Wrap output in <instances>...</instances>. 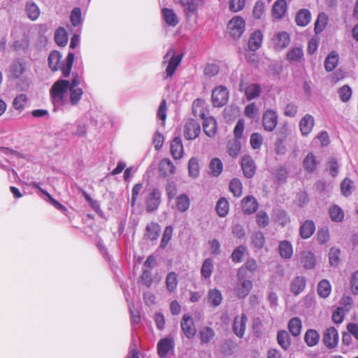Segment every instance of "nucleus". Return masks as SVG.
Instances as JSON below:
<instances>
[{
    "label": "nucleus",
    "mask_w": 358,
    "mask_h": 358,
    "mask_svg": "<svg viewBox=\"0 0 358 358\" xmlns=\"http://www.w3.org/2000/svg\"><path fill=\"white\" fill-rule=\"evenodd\" d=\"M201 343H208L215 336L214 331L208 327H203L199 331Z\"/></svg>",
    "instance_id": "obj_55"
},
{
    "label": "nucleus",
    "mask_w": 358,
    "mask_h": 358,
    "mask_svg": "<svg viewBox=\"0 0 358 358\" xmlns=\"http://www.w3.org/2000/svg\"><path fill=\"white\" fill-rule=\"evenodd\" d=\"M159 171L163 177H167L176 173V167L170 159L164 158L159 164Z\"/></svg>",
    "instance_id": "obj_17"
},
{
    "label": "nucleus",
    "mask_w": 358,
    "mask_h": 358,
    "mask_svg": "<svg viewBox=\"0 0 358 358\" xmlns=\"http://www.w3.org/2000/svg\"><path fill=\"white\" fill-rule=\"evenodd\" d=\"M182 332L187 338H192L196 334V328L193 319L188 314L183 315L180 322Z\"/></svg>",
    "instance_id": "obj_12"
},
{
    "label": "nucleus",
    "mask_w": 358,
    "mask_h": 358,
    "mask_svg": "<svg viewBox=\"0 0 358 358\" xmlns=\"http://www.w3.org/2000/svg\"><path fill=\"white\" fill-rule=\"evenodd\" d=\"M174 343L172 339L165 338L161 339L157 344V352L160 357H166L169 352L173 349Z\"/></svg>",
    "instance_id": "obj_25"
},
{
    "label": "nucleus",
    "mask_w": 358,
    "mask_h": 358,
    "mask_svg": "<svg viewBox=\"0 0 358 358\" xmlns=\"http://www.w3.org/2000/svg\"><path fill=\"white\" fill-rule=\"evenodd\" d=\"M26 12L29 19L36 20L40 15V10L38 6L33 1L26 3Z\"/></svg>",
    "instance_id": "obj_46"
},
{
    "label": "nucleus",
    "mask_w": 358,
    "mask_h": 358,
    "mask_svg": "<svg viewBox=\"0 0 358 358\" xmlns=\"http://www.w3.org/2000/svg\"><path fill=\"white\" fill-rule=\"evenodd\" d=\"M252 242L254 246L257 248L261 249L264 246L265 237L262 232H255L252 236Z\"/></svg>",
    "instance_id": "obj_60"
},
{
    "label": "nucleus",
    "mask_w": 358,
    "mask_h": 358,
    "mask_svg": "<svg viewBox=\"0 0 358 358\" xmlns=\"http://www.w3.org/2000/svg\"><path fill=\"white\" fill-rule=\"evenodd\" d=\"M315 230V226L313 221L308 220H306L301 226H300V236L302 238L306 239L310 238Z\"/></svg>",
    "instance_id": "obj_28"
},
{
    "label": "nucleus",
    "mask_w": 358,
    "mask_h": 358,
    "mask_svg": "<svg viewBox=\"0 0 358 358\" xmlns=\"http://www.w3.org/2000/svg\"><path fill=\"white\" fill-rule=\"evenodd\" d=\"M182 55L176 54L174 49H170L164 57L163 62L167 63L164 78H171L181 62Z\"/></svg>",
    "instance_id": "obj_4"
},
{
    "label": "nucleus",
    "mask_w": 358,
    "mask_h": 358,
    "mask_svg": "<svg viewBox=\"0 0 358 358\" xmlns=\"http://www.w3.org/2000/svg\"><path fill=\"white\" fill-rule=\"evenodd\" d=\"M200 167L196 157H191L188 162V174L190 177L196 178L199 176Z\"/></svg>",
    "instance_id": "obj_42"
},
{
    "label": "nucleus",
    "mask_w": 358,
    "mask_h": 358,
    "mask_svg": "<svg viewBox=\"0 0 358 358\" xmlns=\"http://www.w3.org/2000/svg\"><path fill=\"white\" fill-rule=\"evenodd\" d=\"M263 40V34L261 31H254L250 36L248 41V48L251 51L257 50L262 45Z\"/></svg>",
    "instance_id": "obj_26"
},
{
    "label": "nucleus",
    "mask_w": 358,
    "mask_h": 358,
    "mask_svg": "<svg viewBox=\"0 0 358 358\" xmlns=\"http://www.w3.org/2000/svg\"><path fill=\"white\" fill-rule=\"evenodd\" d=\"M300 262L306 269H312L316 264L315 257L312 252L304 250L300 254Z\"/></svg>",
    "instance_id": "obj_24"
},
{
    "label": "nucleus",
    "mask_w": 358,
    "mask_h": 358,
    "mask_svg": "<svg viewBox=\"0 0 358 358\" xmlns=\"http://www.w3.org/2000/svg\"><path fill=\"white\" fill-rule=\"evenodd\" d=\"M229 190L236 197H240L243 193L242 182L238 178H233L229 183Z\"/></svg>",
    "instance_id": "obj_51"
},
{
    "label": "nucleus",
    "mask_w": 358,
    "mask_h": 358,
    "mask_svg": "<svg viewBox=\"0 0 358 358\" xmlns=\"http://www.w3.org/2000/svg\"><path fill=\"white\" fill-rule=\"evenodd\" d=\"M352 94V89L348 85L342 86L338 90L339 97L344 103L348 102L351 99Z\"/></svg>",
    "instance_id": "obj_59"
},
{
    "label": "nucleus",
    "mask_w": 358,
    "mask_h": 358,
    "mask_svg": "<svg viewBox=\"0 0 358 358\" xmlns=\"http://www.w3.org/2000/svg\"><path fill=\"white\" fill-rule=\"evenodd\" d=\"M241 207L245 214L250 215L257 210L258 203L254 196H247L242 200Z\"/></svg>",
    "instance_id": "obj_21"
},
{
    "label": "nucleus",
    "mask_w": 358,
    "mask_h": 358,
    "mask_svg": "<svg viewBox=\"0 0 358 358\" xmlns=\"http://www.w3.org/2000/svg\"><path fill=\"white\" fill-rule=\"evenodd\" d=\"M315 125V119L310 114L305 115L300 120L299 126L303 136H308L313 130Z\"/></svg>",
    "instance_id": "obj_16"
},
{
    "label": "nucleus",
    "mask_w": 358,
    "mask_h": 358,
    "mask_svg": "<svg viewBox=\"0 0 358 358\" xmlns=\"http://www.w3.org/2000/svg\"><path fill=\"white\" fill-rule=\"evenodd\" d=\"M331 287L327 280H322L317 285V293L322 298H327L331 293Z\"/></svg>",
    "instance_id": "obj_50"
},
{
    "label": "nucleus",
    "mask_w": 358,
    "mask_h": 358,
    "mask_svg": "<svg viewBox=\"0 0 358 358\" xmlns=\"http://www.w3.org/2000/svg\"><path fill=\"white\" fill-rule=\"evenodd\" d=\"M179 3L183 8V12L187 18L198 13V4L194 0H178Z\"/></svg>",
    "instance_id": "obj_22"
},
{
    "label": "nucleus",
    "mask_w": 358,
    "mask_h": 358,
    "mask_svg": "<svg viewBox=\"0 0 358 358\" xmlns=\"http://www.w3.org/2000/svg\"><path fill=\"white\" fill-rule=\"evenodd\" d=\"M256 222L260 227H266L269 223L268 214L264 211H259L256 215Z\"/></svg>",
    "instance_id": "obj_61"
},
{
    "label": "nucleus",
    "mask_w": 358,
    "mask_h": 358,
    "mask_svg": "<svg viewBox=\"0 0 358 358\" xmlns=\"http://www.w3.org/2000/svg\"><path fill=\"white\" fill-rule=\"evenodd\" d=\"M320 338L319 333L313 329H308L304 335V341L309 347L316 345Z\"/></svg>",
    "instance_id": "obj_33"
},
{
    "label": "nucleus",
    "mask_w": 358,
    "mask_h": 358,
    "mask_svg": "<svg viewBox=\"0 0 358 358\" xmlns=\"http://www.w3.org/2000/svg\"><path fill=\"white\" fill-rule=\"evenodd\" d=\"M222 301L221 292L217 289H210L208 293V303L213 306H218Z\"/></svg>",
    "instance_id": "obj_37"
},
{
    "label": "nucleus",
    "mask_w": 358,
    "mask_h": 358,
    "mask_svg": "<svg viewBox=\"0 0 358 358\" xmlns=\"http://www.w3.org/2000/svg\"><path fill=\"white\" fill-rule=\"evenodd\" d=\"M239 91L243 92L248 101L254 99L260 95L262 92L261 86L257 83H251L245 86L243 80L239 84Z\"/></svg>",
    "instance_id": "obj_11"
},
{
    "label": "nucleus",
    "mask_w": 358,
    "mask_h": 358,
    "mask_svg": "<svg viewBox=\"0 0 358 358\" xmlns=\"http://www.w3.org/2000/svg\"><path fill=\"white\" fill-rule=\"evenodd\" d=\"M306 281L304 277L297 276L294 278L291 283V291L294 294H300L305 288Z\"/></svg>",
    "instance_id": "obj_36"
},
{
    "label": "nucleus",
    "mask_w": 358,
    "mask_h": 358,
    "mask_svg": "<svg viewBox=\"0 0 358 358\" xmlns=\"http://www.w3.org/2000/svg\"><path fill=\"white\" fill-rule=\"evenodd\" d=\"M338 63V54L335 52H331L324 61L325 69L330 72L336 69Z\"/></svg>",
    "instance_id": "obj_35"
},
{
    "label": "nucleus",
    "mask_w": 358,
    "mask_h": 358,
    "mask_svg": "<svg viewBox=\"0 0 358 358\" xmlns=\"http://www.w3.org/2000/svg\"><path fill=\"white\" fill-rule=\"evenodd\" d=\"M287 10L286 0H277L273 5L271 15L273 19L279 20L285 17Z\"/></svg>",
    "instance_id": "obj_15"
},
{
    "label": "nucleus",
    "mask_w": 358,
    "mask_h": 358,
    "mask_svg": "<svg viewBox=\"0 0 358 358\" xmlns=\"http://www.w3.org/2000/svg\"><path fill=\"white\" fill-rule=\"evenodd\" d=\"M209 169L210 171V174L213 176H218L221 174L223 170V164L221 160L217 157H215L211 159Z\"/></svg>",
    "instance_id": "obj_47"
},
{
    "label": "nucleus",
    "mask_w": 358,
    "mask_h": 358,
    "mask_svg": "<svg viewBox=\"0 0 358 358\" xmlns=\"http://www.w3.org/2000/svg\"><path fill=\"white\" fill-rule=\"evenodd\" d=\"M303 57V51L301 48H294L287 53V59L291 63L300 62Z\"/></svg>",
    "instance_id": "obj_41"
},
{
    "label": "nucleus",
    "mask_w": 358,
    "mask_h": 358,
    "mask_svg": "<svg viewBox=\"0 0 358 358\" xmlns=\"http://www.w3.org/2000/svg\"><path fill=\"white\" fill-rule=\"evenodd\" d=\"M161 202V192L157 189L154 188L149 194L146 199V210L148 212H152L157 209Z\"/></svg>",
    "instance_id": "obj_13"
},
{
    "label": "nucleus",
    "mask_w": 358,
    "mask_h": 358,
    "mask_svg": "<svg viewBox=\"0 0 358 358\" xmlns=\"http://www.w3.org/2000/svg\"><path fill=\"white\" fill-rule=\"evenodd\" d=\"M230 34L234 38H239L243 34L245 28V22L242 17H234L228 24Z\"/></svg>",
    "instance_id": "obj_7"
},
{
    "label": "nucleus",
    "mask_w": 358,
    "mask_h": 358,
    "mask_svg": "<svg viewBox=\"0 0 358 358\" xmlns=\"http://www.w3.org/2000/svg\"><path fill=\"white\" fill-rule=\"evenodd\" d=\"M278 249L280 256L284 259H289L293 255L292 245L287 241H281Z\"/></svg>",
    "instance_id": "obj_40"
},
{
    "label": "nucleus",
    "mask_w": 358,
    "mask_h": 358,
    "mask_svg": "<svg viewBox=\"0 0 358 358\" xmlns=\"http://www.w3.org/2000/svg\"><path fill=\"white\" fill-rule=\"evenodd\" d=\"M311 20V13L308 9L300 10L295 17L296 23L298 26L305 27L309 24Z\"/></svg>",
    "instance_id": "obj_30"
},
{
    "label": "nucleus",
    "mask_w": 358,
    "mask_h": 358,
    "mask_svg": "<svg viewBox=\"0 0 358 358\" xmlns=\"http://www.w3.org/2000/svg\"><path fill=\"white\" fill-rule=\"evenodd\" d=\"M245 5V0H230L229 8L234 13L242 10Z\"/></svg>",
    "instance_id": "obj_63"
},
{
    "label": "nucleus",
    "mask_w": 358,
    "mask_h": 358,
    "mask_svg": "<svg viewBox=\"0 0 358 358\" xmlns=\"http://www.w3.org/2000/svg\"><path fill=\"white\" fill-rule=\"evenodd\" d=\"M328 17L324 13H321L318 15L317 20L315 23V31L316 34H319L323 31L327 24Z\"/></svg>",
    "instance_id": "obj_56"
},
{
    "label": "nucleus",
    "mask_w": 358,
    "mask_h": 358,
    "mask_svg": "<svg viewBox=\"0 0 358 358\" xmlns=\"http://www.w3.org/2000/svg\"><path fill=\"white\" fill-rule=\"evenodd\" d=\"M176 204L178 210L186 212L190 206L189 197L186 194H181L176 198Z\"/></svg>",
    "instance_id": "obj_34"
},
{
    "label": "nucleus",
    "mask_w": 358,
    "mask_h": 358,
    "mask_svg": "<svg viewBox=\"0 0 358 358\" xmlns=\"http://www.w3.org/2000/svg\"><path fill=\"white\" fill-rule=\"evenodd\" d=\"M273 41L275 50H282L289 44V35L285 31L280 32L274 36Z\"/></svg>",
    "instance_id": "obj_23"
},
{
    "label": "nucleus",
    "mask_w": 358,
    "mask_h": 358,
    "mask_svg": "<svg viewBox=\"0 0 358 358\" xmlns=\"http://www.w3.org/2000/svg\"><path fill=\"white\" fill-rule=\"evenodd\" d=\"M178 286L177 274L175 272H170L166 278V287L167 290L171 293L173 292Z\"/></svg>",
    "instance_id": "obj_52"
},
{
    "label": "nucleus",
    "mask_w": 358,
    "mask_h": 358,
    "mask_svg": "<svg viewBox=\"0 0 358 358\" xmlns=\"http://www.w3.org/2000/svg\"><path fill=\"white\" fill-rule=\"evenodd\" d=\"M304 169L310 173H313L317 168V161L315 155L310 152L305 157L303 162Z\"/></svg>",
    "instance_id": "obj_44"
},
{
    "label": "nucleus",
    "mask_w": 358,
    "mask_h": 358,
    "mask_svg": "<svg viewBox=\"0 0 358 358\" xmlns=\"http://www.w3.org/2000/svg\"><path fill=\"white\" fill-rule=\"evenodd\" d=\"M244 271L242 268L238 269L237 272L238 283L235 287L234 292L236 295L240 299L245 298L252 288V282L251 280L244 279Z\"/></svg>",
    "instance_id": "obj_5"
},
{
    "label": "nucleus",
    "mask_w": 358,
    "mask_h": 358,
    "mask_svg": "<svg viewBox=\"0 0 358 358\" xmlns=\"http://www.w3.org/2000/svg\"><path fill=\"white\" fill-rule=\"evenodd\" d=\"M227 149L231 157H236L241 151L240 141L236 138L229 141L227 144Z\"/></svg>",
    "instance_id": "obj_53"
},
{
    "label": "nucleus",
    "mask_w": 358,
    "mask_h": 358,
    "mask_svg": "<svg viewBox=\"0 0 358 358\" xmlns=\"http://www.w3.org/2000/svg\"><path fill=\"white\" fill-rule=\"evenodd\" d=\"M201 133V126L197 120L188 119L184 125V136L187 140L196 139Z\"/></svg>",
    "instance_id": "obj_8"
},
{
    "label": "nucleus",
    "mask_w": 358,
    "mask_h": 358,
    "mask_svg": "<svg viewBox=\"0 0 358 358\" xmlns=\"http://www.w3.org/2000/svg\"><path fill=\"white\" fill-rule=\"evenodd\" d=\"M317 238L320 244H324L328 242L330 238L329 229L324 227L319 229L317 234Z\"/></svg>",
    "instance_id": "obj_64"
},
{
    "label": "nucleus",
    "mask_w": 358,
    "mask_h": 358,
    "mask_svg": "<svg viewBox=\"0 0 358 358\" xmlns=\"http://www.w3.org/2000/svg\"><path fill=\"white\" fill-rule=\"evenodd\" d=\"M204 101L197 99L192 104V112L195 117H200L203 121V129L206 135L212 138L217 132V122L213 117H206L203 111Z\"/></svg>",
    "instance_id": "obj_2"
},
{
    "label": "nucleus",
    "mask_w": 358,
    "mask_h": 358,
    "mask_svg": "<svg viewBox=\"0 0 358 358\" xmlns=\"http://www.w3.org/2000/svg\"><path fill=\"white\" fill-rule=\"evenodd\" d=\"M55 40L56 43L62 47L66 45L68 42V36L65 29L63 27H59L55 34Z\"/></svg>",
    "instance_id": "obj_49"
},
{
    "label": "nucleus",
    "mask_w": 358,
    "mask_h": 358,
    "mask_svg": "<svg viewBox=\"0 0 358 358\" xmlns=\"http://www.w3.org/2000/svg\"><path fill=\"white\" fill-rule=\"evenodd\" d=\"M211 100L214 107H222L229 100V91L224 86L216 87L212 92Z\"/></svg>",
    "instance_id": "obj_6"
},
{
    "label": "nucleus",
    "mask_w": 358,
    "mask_h": 358,
    "mask_svg": "<svg viewBox=\"0 0 358 358\" xmlns=\"http://www.w3.org/2000/svg\"><path fill=\"white\" fill-rule=\"evenodd\" d=\"M338 339V333L336 328L331 327L324 331L322 341L327 348L333 349L336 348Z\"/></svg>",
    "instance_id": "obj_9"
},
{
    "label": "nucleus",
    "mask_w": 358,
    "mask_h": 358,
    "mask_svg": "<svg viewBox=\"0 0 358 358\" xmlns=\"http://www.w3.org/2000/svg\"><path fill=\"white\" fill-rule=\"evenodd\" d=\"M74 57V53L69 52L66 59V62L60 64V60L62 58L61 54L58 51H53L48 57V64L53 71L60 69L62 71V76L67 78L71 73Z\"/></svg>",
    "instance_id": "obj_3"
},
{
    "label": "nucleus",
    "mask_w": 358,
    "mask_h": 358,
    "mask_svg": "<svg viewBox=\"0 0 358 358\" xmlns=\"http://www.w3.org/2000/svg\"><path fill=\"white\" fill-rule=\"evenodd\" d=\"M160 231L159 225L155 222H151L146 227V235L152 241H155L158 238Z\"/></svg>",
    "instance_id": "obj_48"
},
{
    "label": "nucleus",
    "mask_w": 358,
    "mask_h": 358,
    "mask_svg": "<svg viewBox=\"0 0 358 358\" xmlns=\"http://www.w3.org/2000/svg\"><path fill=\"white\" fill-rule=\"evenodd\" d=\"M69 81L57 80L50 89V95L54 106V110L69 105Z\"/></svg>",
    "instance_id": "obj_1"
},
{
    "label": "nucleus",
    "mask_w": 358,
    "mask_h": 358,
    "mask_svg": "<svg viewBox=\"0 0 358 358\" xmlns=\"http://www.w3.org/2000/svg\"><path fill=\"white\" fill-rule=\"evenodd\" d=\"M25 71V63L20 59H15L9 66L10 76L13 78H20Z\"/></svg>",
    "instance_id": "obj_18"
},
{
    "label": "nucleus",
    "mask_w": 358,
    "mask_h": 358,
    "mask_svg": "<svg viewBox=\"0 0 358 358\" xmlns=\"http://www.w3.org/2000/svg\"><path fill=\"white\" fill-rule=\"evenodd\" d=\"M27 103V95L24 94H20L16 96V97L14 99L13 106L15 110L21 112L25 108Z\"/></svg>",
    "instance_id": "obj_57"
},
{
    "label": "nucleus",
    "mask_w": 358,
    "mask_h": 358,
    "mask_svg": "<svg viewBox=\"0 0 358 358\" xmlns=\"http://www.w3.org/2000/svg\"><path fill=\"white\" fill-rule=\"evenodd\" d=\"M83 94L81 88H69V104L75 106L78 104Z\"/></svg>",
    "instance_id": "obj_38"
},
{
    "label": "nucleus",
    "mask_w": 358,
    "mask_h": 358,
    "mask_svg": "<svg viewBox=\"0 0 358 358\" xmlns=\"http://www.w3.org/2000/svg\"><path fill=\"white\" fill-rule=\"evenodd\" d=\"M329 216L332 221L340 222L344 218V212L343 209L337 205H334L329 208Z\"/></svg>",
    "instance_id": "obj_43"
},
{
    "label": "nucleus",
    "mask_w": 358,
    "mask_h": 358,
    "mask_svg": "<svg viewBox=\"0 0 358 358\" xmlns=\"http://www.w3.org/2000/svg\"><path fill=\"white\" fill-rule=\"evenodd\" d=\"M247 320L248 318L243 313L234 318L233 331L239 338H243L244 336Z\"/></svg>",
    "instance_id": "obj_19"
},
{
    "label": "nucleus",
    "mask_w": 358,
    "mask_h": 358,
    "mask_svg": "<svg viewBox=\"0 0 358 358\" xmlns=\"http://www.w3.org/2000/svg\"><path fill=\"white\" fill-rule=\"evenodd\" d=\"M287 327L290 334L294 336L297 337L301 334V329H302V322L300 318L298 317H294L290 319L288 322Z\"/></svg>",
    "instance_id": "obj_31"
},
{
    "label": "nucleus",
    "mask_w": 358,
    "mask_h": 358,
    "mask_svg": "<svg viewBox=\"0 0 358 358\" xmlns=\"http://www.w3.org/2000/svg\"><path fill=\"white\" fill-rule=\"evenodd\" d=\"M241 168L243 174L248 178H251L255 173L256 165L250 155H244L241 159Z\"/></svg>",
    "instance_id": "obj_14"
},
{
    "label": "nucleus",
    "mask_w": 358,
    "mask_h": 358,
    "mask_svg": "<svg viewBox=\"0 0 358 358\" xmlns=\"http://www.w3.org/2000/svg\"><path fill=\"white\" fill-rule=\"evenodd\" d=\"M354 182L352 180L346 178L341 183V193L345 196H350L352 192Z\"/></svg>",
    "instance_id": "obj_58"
},
{
    "label": "nucleus",
    "mask_w": 358,
    "mask_h": 358,
    "mask_svg": "<svg viewBox=\"0 0 358 358\" xmlns=\"http://www.w3.org/2000/svg\"><path fill=\"white\" fill-rule=\"evenodd\" d=\"M213 261L210 258L206 259L201 268V274L206 279L210 278L213 271Z\"/></svg>",
    "instance_id": "obj_45"
},
{
    "label": "nucleus",
    "mask_w": 358,
    "mask_h": 358,
    "mask_svg": "<svg viewBox=\"0 0 358 358\" xmlns=\"http://www.w3.org/2000/svg\"><path fill=\"white\" fill-rule=\"evenodd\" d=\"M341 250L336 247H332L329 253V264L332 266H337L341 262Z\"/></svg>",
    "instance_id": "obj_54"
},
{
    "label": "nucleus",
    "mask_w": 358,
    "mask_h": 358,
    "mask_svg": "<svg viewBox=\"0 0 358 358\" xmlns=\"http://www.w3.org/2000/svg\"><path fill=\"white\" fill-rule=\"evenodd\" d=\"M277 342L283 350H289L292 343L289 333L285 330L278 331L277 334Z\"/></svg>",
    "instance_id": "obj_29"
},
{
    "label": "nucleus",
    "mask_w": 358,
    "mask_h": 358,
    "mask_svg": "<svg viewBox=\"0 0 358 358\" xmlns=\"http://www.w3.org/2000/svg\"><path fill=\"white\" fill-rule=\"evenodd\" d=\"M278 115L275 110H266L262 116V124L264 129L267 131H273L278 124Z\"/></svg>",
    "instance_id": "obj_10"
},
{
    "label": "nucleus",
    "mask_w": 358,
    "mask_h": 358,
    "mask_svg": "<svg viewBox=\"0 0 358 358\" xmlns=\"http://www.w3.org/2000/svg\"><path fill=\"white\" fill-rule=\"evenodd\" d=\"M162 15L166 23L171 27H176L178 24V18L173 9L164 8Z\"/></svg>",
    "instance_id": "obj_27"
},
{
    "label": "nucleus",
    "mask_w": 358,
    "mask_h": 358,
    "mask_svg": "<svg viewBox=\"0 0 358 358\" xmlns=\"http://www.w3.org/2000/svg\"><path fill=\"white\" fill-rule=\"evenodd\" d=\"M215 210L220 217H226L229 210V204L227 199L224 197L220 198L216 203Z\"/></svg>",
    "instance_id": "obj_39"
},
{
    "label": "nucleus",
    "mask_w": 358,
    "mask_h": 358,
    "mask_svg": "<svg viewBox=\"0 0 358 358\" xmlns=\"http://www.w3.org/2000/svg\"><path fill=\"white\" fill-rule=\"evenodd\" d=\"M246 251V248L243 245L237 247L231 254L232 261L234 262H241L243 259L244 254Z\"/></svg>",
    "instance_id": "obj_62"
},
{
    "label": "nucleus",
    "mask_w": 358,
    "mask_h": 358,
    "mask_svg": "<svg viewBox=\"0 0 358 358\" xmlns=\"http://www.w3.org/2000/svg\"><path fill=\"white\" fill-rule=\"evenodd\" d=\"M272 218L275 222L281 226H285L290 222V218L287 213L281 209H275L273 211Z\"/></svg>",
    "instance_id": "obj_32"
},
{
    "label": "nucleus",
    "mask_w": 358,
    "mask_h": 358,
    "mask_svg": "<svg viewBox=\"0 0 358 358\" xmlns=\"http://www.w3.org/2000/svg\"><path fill=\"white\" fill-rule=\"evenodd\" d=\"M171 154L176 160H179L183 157L184 148L180 137H175L171 141Z\"/></svg>",
    "instance_id": "obj_20"
}]
</instances>
